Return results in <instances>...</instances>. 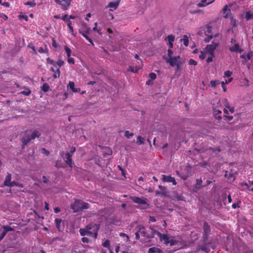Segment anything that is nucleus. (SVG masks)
<instances>
[{"label": "nucleus", "mask_w": 253, "mask_h": 253, "mask_svg": "<svg viewBox=\"0 0 253 253\" xmlns=\"http://www.w3.org/2000/svg\"><path fill=\"white\" fill-rule=\"evenodd\" d=\"M99 228V224H90L87 225L85 228H81L80 229V233L82 236H91L96 239L97 237Z\"/></svg>", "instance_id": "obj_1"}, {"label": "nucleus", "mask_w": 253, "mask_h": 253, "mask_svg": "<svg viewBox=\"0 0 253 253\" xmlns=\"http://www.w3.org/2000/svg\"><path fill=\"white\" fill-rule=\"evenodd\" d=\"M153 233L155 235H157L161 241H164V243L166 245L170 246H173L177 244V241L175 240L173 237H169L167 234H163L160 232L154 230Z\"/></svg>", "instance_id": "obj_2"}, {"label": "nucleus", "mask_w": 253, "mask_h": 253, "mask_svg": "<svg viewBox=\"0 0 253 253\" xmlns=\"http://www.w3.org/2000/svg\"><path fill=\"white\" fill-rule=\"evenodd\" d=\"M70 208L74 212H76L84 209H88L89 204L81 200H76L75 202L71 205Z\"/></svg>", "instance_id": "obj_3"}, {"label": "nucleus", "mask_w": 253, "mask_h": 253, "mask_svg": "<svg viewBox=\"0 0 253 253\" xmlns=\"http://www.w3.org/2000/svg\"><path fill=\"white\" fill-rule=\"evenodd\" d=\"M131 199L134 203L141 205V208L143 209H146L148 207V204L147 203L146 199L144 198L133 197L131 198Z\"/></svg>", "instance_id": "obj_4"}, {"label": "nucleus", "mask_w": 253, "mask_h": 253, "mask_svg": "<svg viewBox=\"0 0 253 253\" xmlns=\"http://www.w3.org/2000/svg\"><path fill=\"white\" fill-rule=\"evenodd\" d=\"M219 42L213 40L211 44H208L206 46L205 49L208 54H214L215 49L218 46Z\"/></svg>", "instance_id": "obj_5"}, {"label": "nucleus", "mask_w": 253, "mask_h": 253, "mask_svg": "<svg viewBox=\"0 0 253 253\" xmlns=\"http://www.w3.org/2000/svg\"><path fill=\"white\" fill-rule=\"evenodd\" d=\"M212 26L210 24L206 25L204 28L205 35L207 36V38L204 39V41L206 42H209L210 41L212 38V35H209V33L211 32Z\"/></svg>", "instance_id": "obj_6"}, {"label": "nucleus", "mask_w": 253, "mask_h": 253, "mask_svg": "<svg viewBox=\"0 0 253 253\" xmlns=\"http://www.w3.org/2000/svg\"><path fill=\"white\" fill-rule=\"evenodd\" d=\"M99 24L100 26H98V24L97 22L94 23V27L93 28V31L97 33L99 35H101V30L103 28L106 26V25L104 22H101L99 23Z\"/></svg>", "instance_id": "obj_7"}, {"label": "nucleus", "mask_w": 253, "mask_h": 253, "mask_svg": "<svg viewBox=\"0 0 253 253\" xmlns=\"http://www.w3.org/2000/svg\"><path fill=\"white\" fill-rule=\"evenodd\" d=\"M179 56L171 57L169 58H166V61L167 63H169L171 66L174 67L176 64L179 63Z\"/></svg>", "instance_id": "obj_8"}, {"label": "nucleus", "mask_w": 253, "mask_h": 253, "mask_svg": "<svg viewBox=\"0 0 253 253\" xmlns=\"http://www.w3.org/2000/svg\"><path fill=\"white\" fill-rule=\"evenodd\" d=\"M203 229H204L203 238H204V240H206L207 239L208 236H209V235L210 234V232H211L210 227L207 222L204 223V226H203Z\"/></svg>", "instance_id": "obj_9"}, {"label": "nucleus", "mask_w": 253, "mask_h": 253, "mask_svg": "<svg viewBox=\"0 0 253 253\" xmlns=\"http://www.w3.org/2000/svg\"><path fill=\"white\" fill-rule=\"evenodd\" d=\"M72 156V154L69 153H67L65 156L63 157L66 164L68 165L71 168L73 167V165L74 164V162L71 159Z\"/></svg>", "instance_id": "obj_10"}, {"label": "nucleus", "mask_w": 253, "mask_h": 253, "mask_svg": "<svg viewBox=\"0 0 253 253\" xmlns=\"http://www.w3.org/2000/svg\"><path fill=\"white\" fill-rule=\"evenodd\" d=\"M162 180L164 182H171L172 184L174 185H175L176 184V182L175 181V178L169 175H163Z\"/></svg>", "instance_id": "obj_11"}, {"label": "nucleus", "mask_w": 253, "mask_h": 253, "mask_svg": "<svg viewBox=\"0 0 253 253\" xmlns=\"http://www.w3.org/2000/svg\"><path fill=\"white\" fill-rule=\"evenodd\" d=\"M229 50L231 52L241 53L243 50L240 47L238 43H235L232 46L229 47Z\"/></svg>", "instance_id": "obj_12"}, {"label": "nucleus", "mask_w": 253, "mask_h": 253, "mask_svg": "<svg viewBox=\"0 0 253 253\" xmlns=\"http://www.w3.org/2000/svg\"><path fill=\"white\" fill-rule=\"evenodd\" d=\"M84 28V30L85 31H84V30H82V29H80L79 30V33L82 35V36L84 37L85 39L87 38V37H88L87 36V34L89 33V31H90V29L89 28H88L87 26V25L85 24V23H84L83 24Z\"/></svg>", "instance_id": "obj_13"}, {"label": "nucleus", "mask_w": 253, "mask_h": 253, "mask_svg": "<svg viewBox=\"0 0 253 253\" xmlns=\"http://www.w3.org/2000/svg\"><path fill=\"white\" fill-rule=\"evenodd\" d=\"M207 0H202L200 2L197 4V6L200 7H205L214 1V0H210L209 2H207Z\"/></svg>", "instance_id": "obj_14"}, {"label": "nucleus", "mask_w": 253, "mask_h": 253, "mask_svg": "<svg viewBox=\"0 0 253 253\" xmlns=\"http://www.w3.org/2000/svg\"><path fill=\"white\" fill-rule=\"evenodd\" d=\"M32 138H31L30 135L29 134H25L22 139V141L23 144L24 145H27L31 140Z\"/></svg>", "instance_id": "obj_15"}, {"label": "nucleus", "mask_w": 253, "mask_h": 253, "mask_svg": "<svg viewBox=\"0 0 253 253\" xmlns=\"http://www.w3.org/2000/svg\"><path fill=\"white\" fill-rule=\"evenodd\" d=\"M11 174L10 173H8L7 176L5 177V180L4 181V185L10 187V185L11 184Z\"/></svg>", "instance_id": "obj_16"}, {"label": "nucleus", "mask_w": 253, "mask_h": 253, "mask_svg": "<svg viewBox=\"0 0 253 253\" xmlns=\"http://www.w3.org/2000/svg\"><path fill=\"white\" fill-rule=\"evenodd\" d=\"M119 4V1H115V2H110L108 5V7L110 8V10L113 11L117 8Z\"/></svg>", "instance_id": "obj_17"}, {"label": "nucleus", "mask_w": 253, "mask_h": 253, "mask_svg": "<svg viewBox=\"0 0 253 253\" xmlns=\"http://www.w3.org/2000/svg\"><path fill=\"white\" fill-rule=\"evenodd\" d=\"M231 14L230 10L228 8L227 5L224 6L223 8V16L226 18Z\"/></svg>", "instance_id": "obj_18"}, {"label": "nucleus", "mask_w": 253, "mask_h": 253, "mask_svg": "<svg viewBox=\"0 0 253 253\" xmlns=\"http://www.w3.org/2000/svg\"><path fill=\"white\" fill-rule=\"evenodd\" d=\"M148 253H164L163 251L157 247H152L149 249Z\"/></svg>", "instance_id": "obj_19"}, {"label": "nucleus", "mask_w": 253, "mask_h": 253, "mask_svg": "<svg viewBox=\"0 0 253 253\" xmlns=\"http://www.w3.org/2000/svg\"><path fill=\"white\" fill-rule=\"evenodd\" d=\"M72 0H62L64 2L62 5V9L64 10H67L71 4Z\"/></svg>", "instance_id": "obj_20"}, {"label": "nucleus", "mask_w": 253, "mask_h": 253, "mask_svg": "<svg viewBox=\"0 0 253 253\" xmlns=\"http://www.w3.org/2000/svg\"><path fill=\"white\" fill-rule=\"evenodd\" d=\"M213 114L215 116V118L218 120H220L221 119V116L218 115L221 114V111L219 110H217L215 108L213 109Z\"/></svg>", "instance_id": "obj_21"}, {"label": "nucleus", "mask_w": 253, "mask_h": 253, "mask_svg": "<svg viewBox=\"0 0 253 253\" xmlns=\"http://www.w3.org/2000/svg\"><path fill=\"white\" fill-rule=\"evenodd\" d=\"M245 185L249 190L253 192V181H249Z\"/></svg>", "instance_id": "obj_22"}, {"label": "nucleus", "mask_w": 253, "mask_h": 253, "mask_svg": "<svg viewBox=\"0 0 253 253\" xmlns=\"http://www.w3.org/2000/svg\"><path fill=\"white\" fill-rule=\"evenodd\" d=\"M245 18L247 20H250L253 19V12H251L250 11L246 12Z\"/></svg>", "instance_id": "obj_23"}, {"label": "nucleus", "mask_w": 253, "mask_h": 253, "mask_svg": "<svg viewBox=\"0 0 253 253\" xmlns=\"http://www.w3.org/2000/svg\"><path fill=\"white\" fill-rule=\"evenodd\" d=\"M159 189L161 190V192H160L159 191H156V194H165L166 193V188L163 186H161V185H159Z\"/></svg>", "instance_id": "obj_24"}, {"label": "nucleus", "mask_w": 253, "mask_h": 253, "mask_svg": "<svg viewBox=\"0 0 253 253\" xmlns=\"http://www.w3.org/2000/svg\"><path fill=\"white\" fill-rule=\"evenodd\" d=\"M208 55L207 52L206 51L205 49L203 51H201L200 54L199 55L200 59L203 60Z\"/></svg>", "instance_id": "obj_25"}, {"label": "nucleus", "mask_w": 253, "mask_h": 253, "mask_svg": "<svg viewBox=\"0 0 253 253\" xmlns=\"http://www.w3.org/2000/svg\"><path fill=\"white\" fill-rule=\"evenodd\" d=\"M2 228L3 229V232H4L5 233H7V232L8 231H11L13 230V228L9 225H3L2 226Z\"/></svg>", "instance_id": "obj_26"}, {"label": "nucleus", "mask_w": 253, "mask_h": 253, "mask_svg": "<svg viewBox=\"0 0 253 253\" xmlns=\"http://www.w3.org/2000/svg\"><path fill=\"white\" fill-rule=\"evenodd\" d=\"M69 29V32L71 33L74 36H76V34L74 33V30L73 27L71 26V22L69 21V22L67 23Z\"/></svg>", "instance_id": "obj_27"}, {"label": "nucleus", "mask_w": 253, "mask_h": 253, "mask_svg": "<svg viewBox=\"0 0 253 253\" xmlns=\"http://www.w3.org/2000/svg\"><path fill=\"white\" fill-rule=\"evenodd\" d=\"M40 134L37 130L34 131L33 132V133H32V134L30 135L31 138H32V139H34L36 137H39L40 136Z\"/></svg>", "instance_id": "obj_28"}, {"label": "nucleus", "mask_w": 253, "mask_h": 253, "mask_svg": "<svg viewBox=\"0 0 253 253\" xmlns=\"http://www.w3.org/2000/svg\"><path fill=\"white\" fill-rule=\"evenodd\" d=\"M138 232H139V234L142 236L145 237L146 235L145 229L144 227H140Z\"/></svg>", "instance_id": "obj_29"}, {"label": "nucleus", "mask_w": 253, "mask_h": 253, "mask_svg": "<svg viewBox=\"0 0 253 253\" xmlns=\"http://www.w3.org/2000/svg\"><path fill=\"white\" fill-rule=\"evenodd\" d=\"M62 222V219L60 218H56L55 220V222L56 224V227L58 228L59 230H60V224Z\"/></svg>", "instance_id": "obj_30"}, {"label": "nucleus", "mask_w": 253, "mask_h": 253, "mask_svg": "<svg viewBox=\"0 0 253 253\" xmlns=\"http://www.w3.org/2000/svg\"><path fill=\"white\" fill-rule=\"evenodd\" d=\"M64 49H65V51L67 54V57H69L71 56V53H72V50L70 48H69L68 46H64Z\"/></svg>", "instance_id": "obj_31"}, {"label": "nucleus", "mask_w": 253, "mask_h": 253, "mask_svg": "<svg viewBox=\"0 0 253 253\" xmlns=\"http://www.w3.org/2000/svg\"><path fill=\"white\" fill-rule=\"evenodd\" d=\"M220 82L218 80L211 81L210 84L211 87H215L216 85L219 84Z\"/></svg>", "instance_id": "obj_32"}, {"label": "nucleus", "mask_w": 253, "mask_h": 253, "mask_svg": "<svg viewBox=\"0 0 253 253\" xmlns=\"http://www.w3.org/2000/svg\"><path fill=\"white\" fill-rule=\"evenodd\" d=\"M16 186L21 187V188L23 187V184L15 182V181H12L10 185V187H12V186Z\"/></svg>", "instance_id": "obj_33"}, {"label": "nucleus", "mask_w": 253, "mask_h": 253, "mask_svg": "<svg viewBox=\"0 0 253 253\" xmlns=\"http://www.w3.org/2000/svg\"><path fill=\"white\" fill-rule=\"evenodd\" d=\"M214 55L211 54H208L207 55V62L209 63L211 62L212 61V59L214 57Z\"/></svg>", "instance_id": "obj_34"}, {"label": "nucleus", "mask_w": 253, "mask_h": 253, "mask_svg": "<svg viewBox=\"0 0 253 253\" xmlns=\"http://www.w3.org/2000/svg\"><path fill=\"white\" fill-rule=\"evenodd\" d=\"M182 42H183V44L185 46H188V39L187 36L185 35L182 39L181 40Z\"/></svg>", "instance_id": "obj_35"}, {"label": "nucleus", "mask_w": 253, "mask_h": 253, "mask_svg": "<svg viewBox=\"0 0 253 253\" xmlns=\"http://www.w3.org/2000/svg\"><path fill=\"white\" fill-rule=\"evenodd\" d=\"M144 139L140 136H137V143L139 144V145H141L142 144H143L144 143Z\"/></svg>", "instance_id": "obj_36"}, {"label": "nucleus", "mask_w": 253, "mask_h": 253, "mask_svg": "<svg viewBox=\"0 0 253 253\" xmlns=\"http://www.w3.org/2000/svg\"><path fill=\"white\" fill-rule=\"evenodd\" d=\"M60 75V71L59 68H57L54 74L53 75V77L54 78H59Z\"/></svg>", "instance_id": "obj_37"}, {"label": "nucleus", "mask_w": 253, "mask_h": 253, "mask_svg": "<svg viewBox=\"0 0 253 253\" xmlns=\"http://www.w3.org/2000/svg\"><path fill=\"white\" fill-rule=\"evenodd\" d=\"M42 90L44 92H47L49 89V86L47 84H44L42 86Z\"/></svg>", "instance_id": "obj_38"}, {"label": "nucleus", "mask_w": 253, "mask_h": 253, "mask_svg": "<svg viewBox=\"0 0 253 253\" xmlns=\"http://www.w3.org/2000/svg\"><path fill=\"white\" fill-rule=\"evenodd\" d=\"M174 37L172 35H169L167 38H166V40H168L169 42H174Z\"/></svg>", "instance_id": "obj_39"}, {"label": "nucleus", "mask_w": 253, "mask_h": 253, "mask_svg": "<svg viewBox=\"0 0 253 253\" xmlns=\"http://www.w3.org/2000/svg\"><path fill=\"white\" fill-rule=\"evenodd\" d=\"M55 63L54 66L56 67L58 66L60 67L64 64V62L63 60H59L56 62H55Z\"/></svg>", "instance_id": "obj_40"}, {"label": "nucleus", "mask_w": 253, "mask_h": 253, "mask_svg": "<svg viewBox=\"0 0 253 253\" xmlns=\"http://www.w3.org/2000/svg\"><path fill=\"white\" fill-rule=\"evenodd\" d=\"M140 69V67L136 66L135 67L129 66V70L132 72H137Z\"/></svg>", "instance_id": "obj_41"}, {"label": "nucleus", "mask_w": 253, "mask_h": 253, "mask_svg": "<svg viewBox=\"0 0 253 253\" xmlns=\"http://www.w3.org/2000/svg\"><path fill=\"white\" fill-rule=\"evenodd\" d=\"M103 246L105 247V248H107L108 250H110V241L109 240H106L103 243Z\"/></svg>", "instance_id": "obj_42"}, {"label": "nucleus", "mask_w": 253, "mask_h": 253, "mask_svg": "<svg viewBox=\"0 0 253 253\" xmlns=\"http://www.w3.org/2000/svg\"><path fill=\"white\" fill-rule=\"evenodd\" d=\"M202 183V180L201 178L198 179L196 180V187L200 188Z\"/></svg>", "instance_id": "obj_43"}, {"label": "nucleus", "mask_w": 253, "mask_h": 253, "mask_svg": "<svg viewBox=\"0 0 253 253\" xmlns=\"http://www.w3.org/2000/svg\"><path fill=\"white\" fill-rule=\"evenodd\" d=\"M25 5H29L30 7H34L36 5V3L35 2L34 0L32 1H27L25 3Z\"/></svg>", "instance_id": "obj_44"}, {"label": "nucleus", "mask_w": 253, "mask_h": 253, "mask_svg": "<svg viewBox=\"0 0 253 253\" xmlns=\"http://www.w3.org/2000/svg\"><path fill=\"white\" fill-rule=\"evenodd\" d=\"M68 87H69V88L73 91V89H74V88H75L74 83L73 82H69V83L68 85Z\"/></svg>", "instance_id": "obj_45"}, {"label": "nucleus", "mask_w": 253, "mask_h": 253, "mask_svg": "<svg viewBox=\"0 0 253 253\" xmlns=\"http://www.w3.org/2000/svg\"><path fill=\"white\" fill-rule=\"evenodd\" d=\"M133 135V133H130L129 132V131H128V130H126V131H125V136L126 137H127L128 138H129L131 137H132Z\"/></svg>", "instance_id": "obj_46"}, {"label": "nucleus", "mask_w": 253, "mask_h": 253, "mask_svg": "<svg viewBox=\"0 0 253 253\" xmlns=\"http://www.w3.org/2000/svg\"><path fill=\"white\" fill-rule=\"evenodd\" d=\"M232 73L230 71H226L224 72V77H230L231 75H232Z\"/></svg>", "instance_id": "obj_47"}, {"label": "nucleus", "mask_w": 253, "mask_h": 253, "mask_svg": "<svg viewBox=\"0 0 253 253\" xmlns=\"http://www.w3.org/2000/svg\"><path fill=\"white\" fill-rule=\"evenodd\" d=\"M46 62L47 63L53 65V66H54V64H55V62L52 59H50L49 57L46 59Z\"/></svg>", "instance_id": "obj_48"}, {"label": "nucleus", "mask_w": 253, "mask_h": 253, "mask_svg": "<svg viewBox=\"0 0 253 253\" xmlns=\"http://www.w3.org/2000/svg\"><path fill=\"white\" fill-rule=\"evenodd\" d=\"M39 52L42 53H47V49H43L42 47H40L38 50Z\"/></svg>", "instance_id": "obj_49"}, {"label": "nucleus", "mask_w": 253, "mask_h": 253, "mask_svg": "<svg viewBox=\"0 0 253 253\" xmlns=\"http://www.w3.org/2000/svg\"><path fill=\"white\" fill-rule=\"evenodd\" d=\"M68 17H68V16L67 15H64V16H62V18H61V19H62L63 21H65V22H67V23H68L69 22V21H70V20H69V18H68Z\"/></svg>", "instance_id": "obj_50"}, {"label": "nucleus", "mask_w": 253, "mask_h": 253, "mask_svg": "<svg viewBox=\"0 0 253 253\" xmlns=\"http://www.w3.org/2000/svg\"><path fill=\"white\" fill-rule=\"evenodd\" d=\"M68 62L69 64H74L75 63V60L71 57H68Z\"/></svg>", "instance_id": "obj_51"}, {"label": "nucleus", "mask_w": 253, "mask_h": 253, "mask_svg": "<svg viewBox=\"0 0 253 253\" xmlns=\"http://www.w3.org/2000/svg\"><path fill=\"white\" fill-rule=\"evenodd\" d=\"M149 76L151 78V79H152V80L155 79L156 78V77H157L156 74L154 73H150L149 75Z\"/></svg>", "instance_id": "obj_52"}, {"label": "nucleus", "mask_w": 253, "mask_h": 253, "mask_svg": "<svg viewBox=\"0 0 253 253\" xmlns=\"http://www.w3.org/2000/svg\"><path fill=\"white\" fill-rule=\"evenodd\" d=\"M189 64L196 65L197 64V62L194 59H190L189 61Z\"/></svg>", "instance_id": "obj_53"}, {"label": "nucleus", "mask_w": 253, "mask_h": 253, "mask_svg": "<svg viewBox=\"0 0 253 253\" xmlns=\"http://www.w3.org/2000/svg\"><path fill=\"white\" fill-rule=\"evenodd\" d=\"M177 174L179 175L183 179L185 180L187 179L188 175H181L179 174V172L176 171Z\"/></svg>", "instance_id": "obj_54"}, {"label": "nucleus", "mask_w": 253, "mask_h": 253, "mask_svg": "<svg viewBox=\"0 0 253 253\" xmlns=\"http://www.w3.org/2000/svg\"><path fill=\"white\" fill-rule=\"evenodd\" d=\"M82 241L83 243H87L89 241L88 238L87 237H85L82 238Z\"/></svg>", "instance_id": "obj_55"}, {"label": "nucleus", "mask_w": 253, "mask_h": 253, "mask_svg": "<svg viewBox=\"0 0 253 253\" xmlns=\"http://www.w3.org/2000/svg\"><path fill=\"white\" fill-rule=\"evenodd\" d=\"M42 154H45L46 155H48L49 154V151L46 150L45 148H42Z\"/></svg>", "instance_id": "obj_56"}, {"label": "nucleus", "mask_w": 253, "mask_h": 253, "mask_svg": "<svg viewBox=\"0 0 253 253\" xmlns=\"http://www.w3.org/2000/svg\"><path fill=\"white\" fill-rule=\"evenodd\" d=\"M172 51L170 49L168 50V56L167 58H169L172 57Z\"/></svg>", "instance_id": "obj_57"}, {"label": "nucleus", "mask_w": 253, "mask_h": 253, "mask_svg": "<svg viewBox=\"0 0 253 253\" xmlns=\"http://www.w3.org/2000/svg\"><path fill=\"white\" fill-rule=\"evenodd\" d=\"M6 233H5L4 232H2L0 236V242L4 238V237L5 236Z\"/></svg>", "instance_id": "obj_58"}, {"label": "nucleus", "mask_w": 253, "mask_h": 253, "mask_svg": "<svg viewBox=\"0 0 253 253\" xmlns=\"http://www.w3.org/2000/svg\"><path fill=\"white\" fill-rule=\"evenodd\" d=\"M6 233H5L4 232H2L0 236V242L4 238V237L5 236Z\"/></svg>", "instance_id": "obj_59"}, {"label": "nucleus", "mask_w": 253, "mask_h": 253, "mask_svg": "<svg viewBox=\"0 0 253 253\" xmlns=\"http://www.w3.org/2000/svg\"><path fill=\"white\" fill-rule=\"evenodd\" d=\"M6 233H5L4 232H2L0 236V242L4 238V237L5 236Z\"/></svg>", "instance_id": "obj_60"}, {"label": "nucleus", "mask_w": 253, "mask_h": 253, "mask_svg": "<svg viewBox=\"0 0 253 253\" xmlns=\"http://www.w3.org/2000/svg\"><path fill=\"white\" fill-rule=\"evenodd\" d=\"M55 2L59 5H60L61 6V7L62 8V5L63 4L62 0H55Z\"/></svg>", "instance_id": "obj_61"}, {"label": "nucleus", "mask_w": 253, "mask_h": 253, "mask_svg": "<svg viewBox=\"0 0 253 253\" xmlns=\"http://www.w3.org/2000/svg\"><path fill=\"white\" fill-rule=\"evenodd\" d=\"M1 5L4 6L5 7H8L9 6L10 4L8 2H4L1 3Z\"/></svg>", "instance_id": "obj_62"}, {"label": "nucleus", "mask_w": 253, "mask_h": 253, "mask_svg": "<svg viewBox=\"0 0 253 253\" xmlns=\"http://www.w3.org/2000/svg\"><path fill=\"white\" fill-rule=\"evenodd\" d=\"M156 221V218L154 216H150L149 217V221L155 222Z\"/></svg>", "instance_id": "obj_63"}, {"label": "nucleus", "mask_w": 253, "mask_h": 253, "mask_svg": "<svg viewBox=\"0 0 253 253\" xmlns=\"http://www.w3.org/2000/svg\"><path fill=\"white\" fill-rule=\"evenodd\" d=\"M224 117L226 119H228L229 121L232 120L233 118V116H226V115L224 116Z\"/></svg>", "instance_id": "obj_64"}]
</instances>
